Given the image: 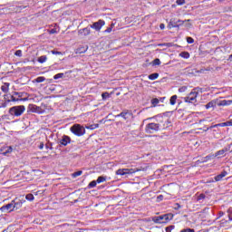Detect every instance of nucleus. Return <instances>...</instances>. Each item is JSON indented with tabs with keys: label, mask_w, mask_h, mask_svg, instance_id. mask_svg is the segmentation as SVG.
<instances>
[{
	"label": "nucleus",
	"mask_w": 232,
	"mask_h": 232,
	"mask_svg": "<svg viewBox=\"0 0 232 232\" xmlns=\"http://www.w3.org/2000/svg\"><path fill=\"white\" fill-rule=\"evenodd\" d=\"M197 90H200V88H195L192 92L187 96L183 98L184 102L188 104H196L197 98L198 97V92Z\"/></svg>",
	"instance_id": "obj_1"
},
{
	"label": "nucleus",
	"mask_w": 232,
	"mask_h": 232,
	"mask_svg": "<svg viewBox=\"0 0 232 232\" xmlns=\"http://www.w3.org/2000/svg\"><path fill=\"white\" fill-rule=\"evenodd\" d=\"M165 127H162L160 123H149L145 127V131L147 133H157V131H160V130H164Z\"/></svg>",
	"instance_id": "obj_2"
},
{
	"label": "nucleus",
	"mask_w": 232,
	"mask_h": 232,
	"mask_svg": "<svg viewBox=\"0 0 232 232\" xmlns=\"http://www.w3.org/2000/svg\"><path fill=\"white\" fill-rule=\"evenodd\" d=\"M25 110L26 108L24 107V105L14 106L10 108L9 113L11 115H14V117H21V115L24 113Z\"/></svg>",
	"instance_id": "obj_3"
},
{
	"label": "nucleus",
	"mask_w": 232,
	"mask_h": 232,
	"mask_svg": "<svg viewBox=\"0 0 232 232\" xmlns=\"http://www.w3.org/2000/svg\"><path fill=\"white\" fill-rule=\"evenodd\" d=\"M71 131L73 135H76V137H82V135L86 133V129L81 124H74L71 127Z\"/></svg>",
	"instance_id": "obj_4"
},
{
	"label": "nucleus",
	"mask_w": 232,
	"mask_h": 232,
	"mask_svg": "<svg viewBox=\"0 0 232 232\" xmlns=\"http://www.w3.org/2000/svg\"><path fill=\"white\" fill-rule=\"evenodd\" d=\"M25 95L24 92H13V102H26L28 101V98H24Z\"/></svg>",
	"instance_id": "obj_5"
},
{
	"label": "nucleus",
	"mask_w": 232,
	"mask_h": 232,
	"mask_svg": "<svg viewBox=\"0 0 232 232\" xmlns=\"http://www.w3.org/2000/svg\"><path fill=\"white\" fill-rule=\"evenodd\" d=\"M139 169H120L116 170V175H120L121 177H124V175H133V173H137Z\"/></svg>",
	"instance_id": "obj_6"
},
{
	"label": "nucleus",
	"mask_w": 232,
	"mask_h": 232,
	"mask_svg": "<svg viewBox=\"0 0 232 232\" xmlns=\"http://www.w3.org/2000/svg\"><path fill=\"white\" fill-rule=\"evenodd\" d=\"M182 24H184V21H182V20L176 21L175 19H170V21L168 24V28H169V30H171V28H180V26H182Z\"/></svg>",
	"instance_id": "obj_7"
},
{
	"label": "nucleus",
	"mask_w": 232,
	"mask_h": 232,
	"mask_svg": "<svg viewBox=\"0 0 232 232\" xmlns=\"http://www.w3.org/2000/svg\"><path fill=\"white\" fill-rule=\"evenodd\" d=\"M24 202H26L24 197L16 198L14 200H13L14 209H20V208H23V204H24Z\"/></svg>",
	"instance_id": "obj_8"
},
{
	"label": "nucleus",
	"mask_w": 232,
	"mask_h": 232,
	"mask_svg": "<svg viewBox=\"0 0 232 232\" xmlns=\"http://www.w3.org/2000/svg\"><path fill=\"white\" fill-rule=\"evenodd\" d=\"M106 24V22L104 20H99L98 22L93 23L91 25V28L93 30H96V32H101V29Z\"/></svg>",
	"instance_id": "obj_9"
},
{
	"label": "nucleus",
	"mask_w": 232,
	"mask_h": 232,
	"mask_svg": "<svg viewBox=\"0 0 232 232\" xmlns=\"http://www.w3.org/2000/svg\"><path fill=\"white\" fill-rule=\"evenodd\" d=\"M28 110L32 113H42L43 111V109L35 104H29Z\"/></svg>",
	"instance_id": "obj_10"
},
{
	"label": "nucleus",
	"mask_w": 232,
	"mask_h": 232,
	"mask_svg": "<svg viewBox=\"0 0 232 232\" xmlns=\"http://www.w3.org/2000/svg\"><path fill=\"white\" fill-rule=\"evenodd\" d=\"M229 122L226 121V122H222V123H218V124H214L211 125L210 127H208L206 131H209V130H213V128H226V126H229Z\"/></svg>",
	"instance_id": "obj_11"
},
{
	"label": "nucleus",
	"mask_w": 232,
	"mask_h": 232,
	"mask_svg": "<svg viewBox=\"0 0 232 232\" xmlns=\"http://www.w3.org/2000/svg\"><path fill=\"white\" fill-rule=\"evenodd\" d=\"M14 209H15V207L14 206V202L13 201L11 203L5 205V206H3L1 208L2 211H7L8 213L14 211Z\"/></svg>",
	"instance_id": "obj_12"
},
{
	"label": "nucleus",
	"mask_w": 232,
	"mask_h": 232,
	"mask_svg": "<svg viewBox=\"0 0 232 232\" xmlns=\"http://www.w3.org/2000/svg\"><path fill=\"white\" fill-rule=\"evenodd\" d=\"M70 142H72V138H70L69 136L63 135L62 140H60V144L62 146H68V144H70Z\"/></svg>",
	"instance_id": "obj_13"
},
{
	"label": "nucleus",
	"mask_w": 232,
	"mask_h": 232,
	"mask_svg": "<svg viewBox=\"0 0 232 232\" xmlns=\"http://www.w3.org/2000/svg\"><path fill=\"white\" fill-rule=\"evenodd\" d=\"M117 117H122V119H124V121H128V119H130V117H131V112H130V111H124L121 112L120 114H118Z\"/></svg>",
	"instance_id": "obj_14"
},
{
	"label": "nucleus",
	"mask_w": 232,
	"mask_h": 232,
	"mask_svg": "<svg viewBox=\"0 0 232 232\" xmlns=\"http://www.w3.org/2000/svg\"><path fill=\"white\" fill-rule=\"evenodd\" d=\"M224 177H227V172L226 170H223L219 175L214 177V180L215 182H220Z\"/></svg>",
	"instance_id": "obj_15"
},
{
	"label": "nucleus",
	"mask_w": 232,
	"mask_h": 232,
	"mask_svg": "<svg viewBox=\"0 0 232 232\" xmlns=\"http://www.w3.org/2000/svg\"><path fill=\"white\" fill-rule=\"evenodd\" d=\"M90 34H92V30H90V28H88V27L79 30V34L82 35L83 37L90 35Z\"/></svg>",
	"instance_id": "obj_16"
},
{
	"label": "nucleus",
	"mask_w": 232,
	"mask_h": 232,
	"mask_svg": "<svg viewBox=\"0 0 232 232\" xmlns=\"http://www.w3.org/2000/svg\"><path fill=\"white\" fill-rule=\"evenodd\" d=\"M1 90H2V92H4V93H8V92H10V83L9 82H5L1 86Z\"/></svg>",
	"instance_id": "obj_17"
},
{
	"label": "nucleus",
	"mask_w": 232,
	"mask_h": 232,
	"mask_svg": "<svg viewBox=\"0 0 232 232\" xmlns=\"http://www.w3.org/2000/svg\"><path fill=\"white\" fill-rule=\"evenodd\" d=\"M231 104H232V100H222L218 103V106H231Z\"/></svg>",
	"instance_id": "obj_18"
},
{
	"label": "nucleus",
	"mask_w": 232,
	"mask_h": 232,
	"mask_svg": "<svg viewBox=\"0 0 232 232\" xmlns=\"http://www.w3.org/2000/svg\"><path fill=\"white\" fill-rule=\"evenodd\" d=\"M215 159V154H209L204 158H202L201 162H209V160Z\"/></svg>",
	"instance_id": "obj_19"
},
{
	"label": "nucleus",
	"mask_w": 232,
	"mask_h": 232,
	"mask_svg": "<svg viewBox=\"0 0 232 232\" xmlns=\"http://www.w3.org/2000/svg\"><path fill=\"white\" fill-rule=\"evenodd\" d=\"M4 99H5V102H14L13 94H5V95H4Z\"/></svg>",
	"instance_id": "obj_20"
},
{
	"label": "nucleus",
	"mask_w": 232,
	"mask_h": 232,
	"mask_svg": "<svg viewBox=\"0 0 232 232\" xmlns=\"http://www.w3.org/2000/svg\"><path fill=\"white\" fill-rule=\"evenodd\" d=\"M177 99H179V97L177 95H173L170 97V99H169L170 106H175L177 104Z\"/></svg>",
	"instance_id": "obj_21"
},
{
	"label": "nucleus",
	"mask_w": 232,
	"mask_h": 232,
	"mask_svg": "<svg viewBox=\"0 0 232 232\" xmlns=\"http://www.w3.org/2000/svg\"><path fill=\"white\" fill-rule=\"evenodd\" d=\"M212 135L213 137H217V135H222V131L220 129L218 128H212Z\"/></svg>",
	"instance_id": "obj_22"
},
{
	"label": "nucleus",
	"mask_w": 232,
	"mask_h": 232,
	"mask_svg": "<svg viewBox=\"0 0 232 232\" xmlns=\"http://www.w3.org/2000/svg\"><path fill=\"white\" fill-rule=\"evenodd\" d=\"M38 63H40V64H43L44 63H46V61H48V57L46 55H42L40 57H38Z\"/></svg>",
	"instance_id": "obj_23"
},
{
	"label": "nucleus",
	"mask_w": 232,
	"mask_h": 232,
	"mask_svg": "<svg viewBox=\"0 0 232 232\" xmlns=\"http://www.w3.org/2000/svg\"><path fill=\"white\" fill-rule=\"evenodd\" d=\"M149 79H150V81H157V79H159V73L154 72V73L150 74Z\"/></svg>",
	"instance_id": "obj_24"
},
{
	"label": "nucleus",
	"mask_w": 232,
	"mask_h": 232,
	"mask_svg": "<svg viewBox=\"0 0 232 232\" xmlns=\"http://www.w3.org/2000/svg\"><path fill=\"white\" fill-rule=\"evenodd\" d=\"M111 97V94L108 92H105L102 94V101H107V99H110Z\"/></svg>",
	"instance_id": "obj_25"
},
{
	"label": "nucleus",
	"mask_w": 232,
	"mask_h": 232,
	"mask_svg": "<svg viewBox=\"0 0 232 232\" xmlns=\"http://www.w3.org/2000/svg\"><path fill=\"white\" fill-rule=\"evenodd\" d=\"M226 151H227V149H223V150H218L214 154V157H220V155H224V153H226Z\"/></svg>",
	"instance_id": "obj_26"
},
{
	"label": "nucleus",
	"mask_w": 232,
	"mask_h": 232,
	"mask_svg": "<svg viewBox=\"0 0 232 232\" xmlns=\"http://www.w3.org/2000/svg\"><path fill=\"white\" fill-rule=\"evenodd\" d=\"M179 57H182V59H189L190 54L188 52H181Z\"/></svg>",
	"instance_id": "obj_27"
},
{
	"label": "nucleus",
	"mask_w": 232,
	"mask_h": 232,
	"mask_svg": "<svg viewBox=\"0 0 232 232\" xmlns=\"http://www.w3.org/2000/svg\"><path fill=\"white\" fill-rule=\"evenodd\" d=\"M160 102V100L158 98H153L151 101H150V104H152V108H155Z\"/></svg>",
	"instance_id": "obj_28"
},
{
	"label": "nucleus",
	"mask_w": 232,
	"mask_h": 232,
	"mask_svg": "<svg viewBox=\"0 0 232 232\" xmlns=\"http://www.w3.org/2000/svg\"><path fill=\"white\" fill-rule=\"evenodd\" d=\"M46 81V78L44 76H39L36 79H34V82H44Z\"/></svg>",
	"instance_id": "obj_29"
},
{
	"label": "nucleus",
	"mask_w": 232,
	"mask_h": 232,
	"mask_svg": "<svg viewBox=\"0 0 232 232\" xmlns=\"http://www.w3.org/2000/svg\"><path fill=\"white\" fill-rule=\"evenodd\" d=\"M96 182H97L98 184H101V183H102V182H106V178H104V177H102V176H100V177H98V179H96Z\"/></svg>",
	"instance_id": "obj_30"
},
{
	"label": "nucleus",
	"mask_w": 232,
	"mask_h": 232,
	"mask_svg": "<svg viewBox=\"0 0 232 232\" xmlns=\"http://www.w3.org/2000/svg\"><path fill=\"white\" fill-rule=\"evenodd\" d=\"M113 26H115V24H111V27H108L105 31L104 34H111V31L113 30Z\"/></svg>",
	"instance_id": "obj_31"
},
{
	"label": "nucleus",
	"mask_w": 232,
	"mask_h": 232,
	"mask_svg": "<svg viewBox=\"0 0 232 232\" xmlns=\"http://www.w3.org/2000/svg\"><path fill=\"white\" fill-rule=\"evenodd\" d=\"M64 77V73L63 72H60V73H57L53 76V79L57 80V79H63Z\"/></svg>",
	"instance_id": "obj_32"
},
{
	"label": "nucleus",
	"mask_w": 232,
	"mask_h": 232,
	"mask_svg": "<svg viewBox=\"0 0 232 232\" xmlns=\"http://www.w3.org/2000/svg\"><path fill=\"white\" fill-rule=\"evenodd\" d=\"M34 194H27L26 196H25V199L26 200H29V202H32V200H34Z\"/></svg>",
	"instance_id": "obj_33"
},
{
	"label": "nucleus",
	"mask_w": 232,
	"mask_h": 232,
	"mask_svg": "<svg viewBox=\"0 0 232 232\" xmlns=\"http://www.w3.org/2000/svg\"><path fill=\"white\" fill-rule=\"evenodd\" d=\"M86 50H88V47H86V48H84V47L78 48L77 49V53H84L86 52Z\"/></svg>",
	"instance_id": "obj_34"
},
{
	"label": "nucleus",
	"mask_w": 232,
	"mask_h": 232,
	"mask_svg": "<svg viewBox=\"0 0 232 232\" xmlns=\"http://www.w3.org/2000/svg\"><path fill=\"white\" fill-rule=\"evenodd\" d=\"M97 180L95 181V180H92V181H91L90 183H89V185H88V188H95V186H97Z\"/></svg>",
	"instance_id": "obj_35"
},
{
	"label": "nucleus",
	"mask_w": 232,
	"mask_h": 232,
	"mask_svg": "<svg viewBox=\"0 0 232 232\" xmlns=\"http://www.w3.org/2000/svg\"><path fill=\"white\" fill-rule=\"evenodd\" d=\"M227 213H228V220L229 222H232V208H228Z\"/></svg>",
	"instance_id": "obj_36"
},
{
	"label": "nucleus",
	"mask_w": 232,
	"mask_h": 232,
	"mask_svg": "<svg viewBox=\"0 0 232 232\" xmlns=\"http://www.w3.org/2000/svg\"><path fill=\"white\" fill-rule=\"evenodd\" d=\"M14 55H16V57H23V51L22 50L15 51Z\"/></svg>",
	"instance_id": "obj_37"
},
{
	"label": "nucleus",
	"mask_w": 232,
	"mask_h": 232,
	"mask_svg": "<svg viewBox=\"0 0 232 232\" xmlns=\"http://www.w3.org/2000/svg\"><path fill=\"white\" fill-rule=\"evenodd\" d=\"M176 3L179 6H182V5H186V0H176Z\"/></svg>",
	"instance_id": "obj_38"
},
{
	"label": "nucleus",
	"mask_w": 232,
	"mask_h": 232,
	"mask_svg": "<svg viewBox=\"0 0 232 232\" xmlns=\"http://www.w3.org/2000/svg\"><path fill=\"white\" fill-rule=\"evenodd\" d=\"M173 229H175V226H169L165 228V231L171 232V231H173Z\"/></svg>",
	"instance_id": "obj_39"
},
{
	"label": "nucleus",
	"mask_w": 232,
	"mask_h": 232,
	"mask_svg": "<svg viewBox=\"0 0 232 232\" xmlns=\"http://www.w3.org/2000/svg\"><path fill=\"white\" fill-rule=\"evenodd\" d=\"M187 43L188 44H193V43H195V39H193L192 37H187Z\"/></svg>",
	"instance_id": "obj_40"
},
{
	"label": "nucleus",
	"mask_w": 232,
	"mask_h": 232,
	"mask_svg": "<svg viewBox=\"0 0 232 232\" xmlns=\"http://www.w3.org/2000/svg\"><path fill=\"white\" fill-rule=\"evenodd\" d=\"M153 64H154V66H160V59L156 58V59L153 61Z\"/></svg>",
	"instance_id": "obj_41"
},
{
	"label": "nucleus",
	"mask_w": 232,
	"mask_h": 232,
	"mask_svg": "<svg viewBox=\"0 0 232 232\" xmlns=\"http://www.w3.org/2000/svg\"><path fill=\"white\" fill-rule=\"evenodd\" d=\"M188 90L187 86H182L179 89V93H184Z\"/></svg>",
	"instance_id": "obj_42"
},
{
	"label": "nucleus",
	"mask_w": 232,
	"mask_h": 232,
	"mask_svg": "<svg viewBox=\"0 0 232 232\" xmlns=\"http://www.w3.org/2000/svg\"><path fill=\"white\" fill-rule=\"evenodd\" d=\"M82 175V170H78L72 174V177H81Z\"/></svg>",
	"instance_id": "obj_43"
},
{
	"label": "nucleus",
	"mask_w": 232,
	"mask_h": 232,
	"mask_svg": "<svg viewBox=\"0 0 232 232\" xmlns=\"http://www.w3.org/2000/svg\"><path fill=\"white\" fill-rule=\"evenodd\" d=\"M51 53H53V55H63V53L59 52V51H51Z\"/></svg>",
	"instance_id": "obj_44"
},
{
	"label": "nucleus",
	"mask_w": 232,
	"mask_h": 232,
	"mask_svg": "<svg viewBox=\"0 0 232 232\" xmlns=\"http://www.w3.org/2000/svg\"><path fill=\"white\" fill-rule=\"evenodd\" d=\"M213 102H208V103H207L206 104V108H207V110H209V108H213Z\"/></svg>",
	"instance_id": "obj_45"
},
{
	"label": "nucleus",
	"mask_w": 232,
	"mask_h": 232,
	"mask_svg": "<svg viewBox=\"0 0 232 232\" xmlns=\"http://www.w3.org/2000/svg\"><path fill=\"white\" fill-rule=\"evenodd\" d=\"M180 232H195V229H193V228H186V229H182Z\"/></svg>",
	"instance_id": "obj_46"
},
{
	"label": "nucleus",
	"mask_w": 232,
	"mask_h": 232,
	"mask_svg": "<svg viewBox=\"0 0 232 232\" xmlns=\"http://www.w3.org/2000/svg\"><path fill=\"white\" fill-rule=\"evenodd\" d=\"M204 198H206V195H204V194H200V195L198 197V200H204Z\"/></svg>",
	"instance_id": "obj_47"
},
{
	"label": "nucleus",
	"mask_w": 232,
	"mask_h": 232,
	"mask_svg": "<svg viewBox=\"0 0 232 232\" xmlns=\"http://www.w3.org/2000/svg\"><path fill=\"white\" fill-rule=\"evenodd\" d=\"M160 200H164V196L163 195H160L157 197V202H160Z\"/></svg>",
	"instance_id": "obj_48"
},
{
	"label": "nucleus",
	"mask_w": 232,
	"mask_h": 232,
	"mask_svg": "<svg viewBox=\"0 0 232 232\" xmlns=\"http://www.w3.org/2000/svg\"><path fill=\"white\" fill-rule=\"evenodd\" d=\"M163 218H164L165 222H168L169 220V214L163 215Z\"/></svg>",
	"instance_id": "obj_49"
},
{
	"label": "nucleus",
	"mask_w": 232,
	"mask_h": 232,
	"mask_svg": "<svg viewBox=\"0 0 232 232\" xmlns=\"http://www.w3.org/2000/svg\"><path fill=\"white\" fill-rule=\"evenodd\" d=\"M12 151H14V149L12 148V146H9L5 151V153H12Z\"/></svg>",
	"instance_id": "obj_50"
},
{
	"label": "nucleus",
	"mask_w": 232,
	"mask_h": 232,
	"mask_svg": "<svg viewBox=\"0 0 232 232\" xmlns=\"http://www.w3.org/2000/svg\"><path fill=\"white\" fill-rule=\"evenodd\" d=\"M204 72H209V69H201L200 71H198V73H204Z\"/></svg>",
	"instance_id": "obj_51"
},
{
	"label": "nucleus",
	"mask_w": 232,
	"mask_h": 232,
	"mask_svg": "<svg viewBox=\"0 0 232 232\" xmlns=\"http://www.w3.org/2000/svg\"><path fill=\"white\" fill-rule=\"evenodd\" d=\"M95 128H99V124L90 126V130H95Z\"/></svg>",
	"instance_id": "obj_52"
},
{
	"label": "nucleus",
	"mask_w": 232,
	"mask_h": 232,
	"mask_svg": "<svg viewBox=\"0 0 232 232\" xmlns=\"http://www.w3.org/2000/svg\"><path fill=\"white\" fill-rule=\"evenodd\" d=\"M39 150H44V143L41 142L40 145L38 146Z\"/></svg>",
	"instance_id": "obj_53"
},
{
	"label": "nucleus",
	"mask_w": 232,
	"mask_h": 232,
	"mask_svg": "<svg viewBox=\"0 0 232 232\" xmlns=\"http://www.w3.org/2000/svg\"><path fill=\"white\" fill-rule=\"evenodd\" d=\"M160 30H164L166 28V25L164 24H160Z\"/></svg>",
	"instance_id": "obj_54"
},
{
	"label": "nucleus",
	"mask_w": 232,
	"mask_h": 232,
	"mask_svg": "<svg viewBox=\"0 0 232 232\" xmlns=\"http://www.w3.org/2000/svg\"><path fill=\"white\" fill-rule=\"evenodd\" d=\"M154 222H156V224H160L162 221H160V219H159V217H158V218H156Z\"/></svg>",
	"instance_id": "obj_55"
},
{
	"label": "nucleus",
	"mask_w": 232,
	"mask_h": 232,
	"mask_svg": "<svg viewBox=\"0 0 232 232\" xmlns=\"http://www.w3.org/2000/svg\"><path fill=\"white\" fill-rule=\"evenodd\" d=\"M164 99H166V97H161V98H160V102H164Z\"/></svg>",
	"instance_id": "obj_56"
},
{
	"label": "nucleus",
	"mask_w": 232,
	"mask_h": 232,
	"mask_svg": "<svg viewBox=\"0 0 232 232\" xmlns=\"http://www.w3.org/2000/svg\"><path fill=\"white\" fill-rule=\"evenodd\" d=\"M159 218V220L160 221V220H164V216H160V217H158Z\"/></svg>",
	"instance_id": "obj_57"
},
{
	"label": "nucleus",
	"mask_w": 232,
	"mask_h": 232,
	"mask_svg": "<svg viewBox=\"0 0 232 232\" xmlns=\"http://www.w3.org/2000/svg\"><path fill=\"white\" fill-rule=\"evenodd\" d=\"M55 33H56L55 29H52V30L50 31V34H55Z\"/></svg>",
	"instance_id": "obj_58"
},
{
	"label": "nucleus",
	"mask_w": 232,
	"mask_h": 232,
	"mask_svg": "<svg viewBox=\"0 0 232 232\" xmlns=\"http://www.w3.org/2000/svg\"><path fill=\"white\" fill-rule=\"evenodd\" d=\"M176 206H177V208H178V209H180V204H179V203H176Z\"/></svg>",
	"instance_id": "obj_59"
},
{
	"label": "nucleus",
	"mask_w": 232,
	"mask_h": 232,
	"mask_svg": "<svg viewBox=\"0 0 232 232\" xmlns=\"http://www.w3.org/2000/svg\"><path fill=\"white\" fill-rule=\"evenodd\" d=\"M227 122H228L229 126H232V120L228 121Z\"/></svg>",
	"instance_id": "obj_60"
},
{
	"label": "nucleus",
	"mask_w": 232,
	"mask_h": 232,
	"mask_svg": "<svg viewBox=\"0 0 232 232\" xmlns=\"http://www.w3.org/2000/svg\"><path fill=\"white\" fill-rule=\"evenodd\" d=\"M220 215H224V212H221Z\"/></svg>",
	"instance_id": "obj_61"
},
{
	"label": "nucleus",
	"mask_w": 232,
	"mask_h": 232,
	"mask_svg": "<svg viewBox=\"0 0 232 232\" xmlns=\"http://www.w3.org/2000/svg\"><path fill=\"white\" fill-rule=\"evenodd\" d=\"M220 215H224V212H221Z\"/></svg>",
	"instance_id": "obj_62"
}]
</instances>
